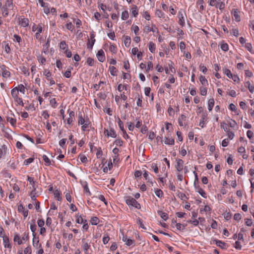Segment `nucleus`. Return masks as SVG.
Returning a JSON list of instances; mask_svg holds the SVG:
<instances>
[{"label":"nucleus","instance_id":"f257e3e1","mask_svg":"<svg viewBox=\"0 0 254 254\" xmlns=\"http://www.w3.org/2000/svg\"><path fill=\"white\" fill-rule=\"evenodd\" d=\"M13 5L12 0H6L5 4L2 7L1 10L3 16L6 17L8 15V8L13 9Z\"/></svg>","mask_w":254,"mask_h":254},{"label":"nucleus","instance_id":"f03ea898","mask_svg":"<svg viewBox=\"0 0 254 254\" xmlns=\"http://www.w3.org/2000/svg\"><path fill=\"white\" fill-rule=\"evenodd\" d=\"M126 203L128 205H131L136 208H140V204L133 198L128 197L126 200Z\"/></svg>","mask_w":254,"mask_h":254},{"label":"nucleus","instance_id":"7ed1b4c3","mask_svg":"<svg viewBox=\"0 0 254 254\" xmlns=\"http://www.w3.org/2000/svg\"><path fill=\"white\" fill-rule=\"evenodd\" d=\"M0 67V73L2 77H8L10 76V72L7 69L5 65H1Z\"/></svg>","mask_w":254,"mask_h":254},{"label":"nucleus","instance_id":"20e7f679","mask_svg":"<svg viewBox=\"0 0 254 254\" xmlns=\"http://www.w3.org/2000/svg\"><path fill=\"white\" fill-rule=\"evenodd\" d=\"M19 23L21 27H26L29 25V19L21 16L19 18Z\"/></svg>","mask_w":254,"mask_h":254},{"label":"nucleus","instance_id":"39448f33","mask_svg":"<svg viewBox=\"0 0 254 254\" xmlns=\"http://www.w3.org/2000/svg\"><path fill=\"white\" fill-rule=\"evenodd\" d=\"M177 164L175 165V168L178 171L180 172L183 170L184 167V161L181 159H176Z\"/></svg>","mask_w":254,"mask_h":254},{"label":"nucleus","instance_id":"423d86ee","mask_svg":"<svg viewBox=\"0 0 254 254\" xmlns=\"http://www.w3.org/2000/svg\"><path fill=\"white\" fill-rule=\"evenodd\" d=\"M122 237L120 236V239H122V241L126 243V244L128 246H130V245H131L133 242H134V241L130 239H128L127 238V236H125L124 235V234H122Z\"/></svg>","mask_w":254,"mask_h":254},{"label":"nucleus","instance_id":"0eeeda50","mask_svg":"<svg viewBox=\"0 0 254 254\" xmlns=\"http://www.w3.org/2000/svg\"><path fill=\"white\" fill-rule=\"evenodd\" d=\"M97 57L99 61L100 62H103L105 60L104 52L101 49L98 51L97 54Z\"/></svg>","mask_w":254,"mask_h":254},{"label":"nucleus","instance_id":"6e6552de","mask_svg":"<svg viewBox=\"0 0 254 254\" xmlns=\"http://www.w3.org/2000/svg\"><path fill=\"white\" fill-rule=\"evenodd\" d=\"M178 17H179V23L182 26H183L185 25V19L184 17V15L181 11H179L178 13Z\"/></svg>","mask_w":254,"mask_h":254},{"label":"nucleus","instance_id":"1a4fd4ad","mask_svg":"<svg viewBox=\"0 0 254 254\" xmlns=\"http://www.w3.org/2000/svg\"><path fill=\"white\" fill-rule=\"evenodd\" d=\"M30 229L33 233V239L35 238L36 234L35 231L36 230V225L35 224V220H32V223L30 224ZM34 242V240H33Z\"/></svg>","mask_w":254,"mask_h":254},{"label":"nucleus","instance_id":"9d476101","mask_svg":"<svg viewBox=\"0 0 254 254\" xmlns=\"http://www.w3.org/2000/svg\"><path fill=\"white\" fill-rule=\"evenodd\" d=\"M27 181L29 182L30 184L32 186L33 190L32 192H31V193H32L33 192L35 191L36 190V188L35 186L36 182L34 181L32 177H30L29 176L27 177Z\"/></svg>","mask_w":254,"mask_h":254},{"label":"nucleus","instance_id":"9b49d317","mask_svg":"<svg viewBox=\"0 0 254 254\" xmlns=\"http://www.w3.org/2000/svg\"><path fill=\"white\" fill-rule=\"evenodd\" d=\"M195 189L197 190V191L204 198H206L207 195L205 192L199 186H194Z\"/></svg>","mask_w":254,"mask_h":254},{"label":"nucleus","instance_id":"f8f14e48","mask_svg":"<svg viewBox=\"0 0 254 254\" xmlns=\"http://www.w3.org/2000/svg\"><path fill=\"white\" fill-rule=\"evenodd\" d=\"M239 11L237 9H234L232 10V13L233 14V16H234L235 20L238 22L240 21L241 20L240 16L239 14Z\"/></svg>","mask_w":254,"mask_h":254},{"label":"nucleus","instance_id":"ddd939ff","mask_svg":"<svg viewBox=\"0 0 254 254\" xmlns=\"http://www.w3.org/2000/svg\"><path fill=\"white\" fill-rule=\"evenodd\" d=\"M78 125H83V124H84L85 123H86V120H85L83 118L81 112H79L78 113Z\"/></svg>","mask_w":254,"mask_h":254},{"label":"nucleus","instance_id":"4468645a","mask_svg":"<svg viewBox=\"0 0 254 254\" xmlns=\"http://www.w3.org/2000/svg\"><path fill=\"white\" fill-rule=\"evenodd\" d=\"M2 239L4 247L5 248H11V246L9 243V238L7 236H5L2 238Z\"/></svg>","mask_w":254,"mask_h":254},{"label":"nucleus","instance_id":"2eb2a0df","mask_svg":"<svg viewBox=\"0 0 254 254\" xmlns=\"http://www.w3.org/2000/svg\"><path fill=\"white\" fill-rule=\"evenodd\" d=\"M207 114L206 113H203L201 116V118L200 121L199 126H201V127H203L204 122L206 121Z\"/></svg>","mask_w":254,"mask_h":254},{"label":"nucleus","instance_id":"dca6fc26","mask_svg":"<svg viewBox=\"0 0 254 254\" xmlns=\"http://www.w3.org/2000/svg\"><path fill=\"white\" fill-rule=\"evenodd\" d=\"M11 93L12 96L13 97V98H14V99L18 97V95L19 94V92H18V88L17 87H16L14 88L13 89H12L11 91Z\"/></svg>","mask_w":254,"mask_h":254},{"label":"nucleus","instance_id":"f3484780","mask_svg":"<svg viewBox=\"0 0 254 254\" xmlns=\"http://www.w3.org/2000/svg\"><path fill=\"white\" fill-rule=\"evenodd\" d=\"M208 109L209 111H212V109L214 105V100L213 98L210 99L208 102Z\"/></svg>","mask_w":254,"mask_h":254},{"label":"nucleus","instance_id":"a211bd4d","mask_svg":"<svg viewBox=\"0 0 254 254\" xmlns=\"http://www.w3.org/2000/svg\"><path fill=\"white\" fill-rule=\"evenodd\" d=\"M164 142L166 144L173 145L174 144V139L169 137H165Z\"/></svg>","mask_w":254,"mask_h":254},{"label":"nucleus","instance_id":"6ab92c4d","mask_svg":"<svg viewBox=\"0 0 254 254\" xmlns=\"http://www.w3.org/2000/svg\"><path fill=\"white\" fill-rule=\"evenodd\" d=\"M130 37L128 36H125L124 44L125 46L127 47H128L130 44Z\"/></svg>","mask_w":254,"mask_h":254},{"label":"nucleus","instance_id":"aec40b11","mask_svg":"<svg viewBox=\"0 0 254 254\" xmlns=\"http://www.w3.org/2000/svg\"><path fill=\"white\" fill-rule=\"evenodd\" d=\"M158 214L159 215L160 217L165 221H166L168 218V214L162 211H158Z\"/></svg>","mask_w":254,"mask_h":254},{"label":"nucleus","instance_id":"412c9836","mask_svg":"<svg viewBox=\"0 0 254 254\" xmlns=\"http://www.w3.org/2000/svg\"><path fill=\"white\" fill-rule=\"evenodd\" d=\"M148 48H149V51L151 53H154L155 52V47L154 44L152 42L150 41L149 43V44H148Z\"/></svg>","mask_w":254,"mask_h":254},{"label":"nucleus","instance_id":"4be33fe9","mask_svg":"<svg viewBox=\"0 0 254 254\" xmlns=\"http://www.w3.org/2000/svg\"><path fill=\"white\" fill-rule=\"evenodd\" d=\"M107 136L114 138L116 137V133L113 128H111L110 129L109 134H107Z\"/></svg>","mask_w":254,"mask_h":254},{"label":"nucleus","instance_id":"5701e85b","mask_svg":"<svg viewBox=\"0 0 254 254\" xmlns=\"http://www.w3.org/2000/svg\"><path fill=\"white\" fill-rule=\"evenodd\" d=\"M99 222V219L97 217H93L91 218L90 223L92 225H96Z\"/></svg>","mask_w":254,"mask_h":254},{"label":"nucleus","instance_id":"b1692460","mask_svg":"<svg viewBox=\"0 0 254 254\" xmlns=\"http://www.w3.org/2000/svg\"><path fill=\"white\" fill-rule=\"evenodd\" d=\"M199 80L201 82V83L203 85H205L206 84H208V81L207 80V79L205 78V76H203V75H200V77H199Z\"/></svg>","mask_w":254,"mask_h":254},{"label":"nucleus","instance_id":"393cba45","mask_svg":"<svg viewBox=\"0 0 254 254\" xmlns=\"http://www.w3.org/2000/svg\"><path fill=\"white\" fill-rule=\"evenodd\" d=\"M131 14L134 16L136 17L138 15V10L136 5H133L131 9Z\"/></svg>","mask_w":254,"mask_h":254},{"label":"nucleus","instance_id":"a878e982","mask_svg":"<svg viewBox=\"0 0 254 254\" xmlns=\"http://www.w3.org/2000/svg\"><path fill=\"white\" fill-rule=\"evenodd\" d=\"M54 194L55 195V197L57 198V200L58 201H60L62 200V197L60 196V192L59 190H55L54 191Z\"/></svg>","mask_w":254,"mask_h":254},{"label":"nucleus","instance_id":"bb28decb","mask_svg":"<svg viewBox=\"0 0 254 254\" xmlns=\"http://www.w3.org/2000/svg\"><path fill=\"white\" fill-rule=\"evenodd\" d=\"M118 125L120 129L123 131V133L126 134V131L124 129V124L121 121V120L119 118Z\"/></svg>","mask_w":254,"mask_h":254},{"label":"nucleus","instance_id":"cd10ccee","mask_svg":"<svg viewBox=\"0 0 254 254\" xmlns=\"http://www.w3.org/2000/svg\"><path fill=\"white\" fill-rule=\"evenodd\" d=\"M13 240L15 242H17L18 245H21L22 243V240H20V237L18 234L14 235Z\"/></svg>","mask_w":254,"mask_h":254},{"label":"nucleus","instance_id":"c85d7f7f","mask_svg":"<svg viewBox=\"0 0 254 254\" xmlns=\"http://www.w3.org/2000/svg\"><path fill=\"white\" fill-rule=\"evenodd\" d=\"M247 86L250 92L253 93L254 90V86L253 85H251L249 81H247L246 82V86Z\"/></svg>","mask_w":254,"mask_h":254},{"label":"nucleus","instance_id":"c756f323","mask_svg":"<svg viewBox=\"0 0 254 254\" xmlns=\"http://www.w3.org/2000/svg\"><path fill=\"white\" fill-rule=\"evenodd\" d=\"M209 4L210 6H215L216 8H218L219 2L217 0H210Z\"/></svg>","mask_w":254,"mask_h":254},{"label":"nucleus","instance_id":"7c9ffc66","mask_svg":"<svg viewBox=\"0 0 254 254\" xmlns=\"http://www.w3.org/2000/svg\"><path fill=\"white\" fill-rule=\"evenodd\" d=\"M220 127L221 128L223 129L224 131L226 132L228 131V130H229L228 128L229 126H227V125L224 122H222L221 123Z\"/></svg>","mask_w":254,"mask_h":254},{"label":"nucleus","instance_id":"2f4dec72","mask_svg":"<svg viewBox=\"0 0 254 254\" xmlns=\"http://www.w3.org/2000/svg\"><path fill=\"white\" fill-rule=\"evenodd\" d=\"M7 121L13 126H14L16 123V119L9 117L7 118Z\"/></svg>","mask_w":254,"mask_h":254},{"label":"nucleus","instance_id":"473e14b6","mask_svg":"<svg viewBox=\"0 0 254 254\" xmlns=\"http://www.w3.org/2000/svg\"><path fill=\"white\" fill-rule=\"evenodd\" d=\"M223 72L229 78L232 77V73H231V71L229 69H228L227 68H224V69H223Z\"/></svg>","mask_w":254,"mask_h":254},{"label":"nucleus","instance_id":"72a5a7b5","mask_svg":"<svg viewBox=\"0 0 254 254\" xmlns=\"http://www.w3.org/2000/svg\"><path fill=\"white\" fill-rule=\"evenodd\" d=\"M109 70L111 75L115 76L116 75V68L115 66H112L109 67Z\"/></svg>","mask_w":254,"mask_h":254},{"label":"nucleus","instance_id":"f704fd0d","mask_svg":"<svg viewBox=\"0 0 254 254\" xmlns=\"http://www.w3.org/2000/svg\"><path fill=\"white\" fill-rule=\"evenodd\" d=\"M128 18V13L127 11H124L122 13V19L123 20H126Z\"/></svg>","mask_w":254,"mask_h":254},{"label":"nucleus","instance_id":"c9c22d12","mask_svg":"<svg viewBox=\"0 0 254 254\" xmlns=\"http://www.w3.org/2000/svg\"><path fill=\"white\" fill-rule=\"evenodd\" d=\"M109 50L113 54H116L117 52V48L114 45L112 44L109 47Z\"/></svg>","mask_w":254,"mask_h":254},{"label":"nucleus","instance_id":"e433bc0d","mask_svg":"<svg viewBox=\"0 0 254 254\" xmlns=\"http://www.w3.org/2000/svg\"><path fill=\"white\" fill-rule=\"evenodd\" d=\"M78 157L82 163H86L87 161V157L84 155L80 154Z\"/></svg>","mask_w":254,"mask_h":254},{"label":"nucleus","instance_id":"4c0bfd02","mask_svg":"<svg viewBox=\"0 0 254 254\" xmlns=\"http://www.w3.org/2000/svg\"><path fill=\"white\" fill-rule=\"evenodd\" d=\"M90 124V122L89 121L88 119H86V123H85L84 124H83L82 126L81 127V128H82V129L83 130V131H85L86 130V129L88 127V126Z\"/></svg>","mask_w":254,"mask_h":254},{"label":"nucleus","instance_id":"58836bf2","mask_svg":"<svg viewBox=\"0 0 254 254\" xmlns=\"http://www.w3.org/2000/svg\"><path fill=\"white\" fill-rule=\"evenodd\" d=\"M155 193L156 195L157 196H158V197H162V196L163 195V191L160 189H157L155 191Z\"/></svg>","mask_w":254,"mask_h":254},{"label":"nucleus","instance_id":"ea45409f","mask_svg":"<svg viewBox=\"0 0 254 254\" xmlns=\"http://www.w3.org/2000/svg\"><path fill=\"white\" fill-rule=\"evenodd\" d=\"M200 94L202 96H205L207 94V89L206 88L203 87H200Z\"/></svg>","mask_w":254,"mask_h":254},{"label":"nucleus","instance_id":"a19ab883","mask_svg":"<svg viewBox=\"0 0 254 254\" xmlns=\"http://www.w3.org/2000/svg\"><path fill=\"white\" fill-rule=\"evenodd\" d=\"M67 47V45L64 41H62L60 44L61 49L65 50Z\"/></svg>","mask_w":254,"mask_h":254},{"label":"nucleus","instance_id":"79ce46f5","mask_svg":"<svg viewBox=\"0 0 254 254\" xmlns=\"http://www.w3.org/2000/svg\"><path fill=\"white\" fill-rule=\"evenodd\" d=\"M216 244L217 245V246L223 249L224 248V246H225V243H224V242H222L220 241H219V240H217V241H216Z\"/></svg>","mask_w":254,"mask_h":254},{"label":"nucleus","instance_id":"37998d69","mask_svg":"<svg viewBox=\"0 0 254 254\" xmlns=\"http://www.w3.org/2000/svg\"><path fill=\"white\" fill-rule=\"evenodd\" d=\"M242 218V215L240 213H235L234 216V219L236 221H239Z\"/></svg>","mask_w":254,"mask_h":254},{"label":"nucleus","instance_id":"c03bdc74","mask_svg":"<svg viewBox=\"0 0 254 254\" xmlns=\"http://www.w3.org/2000/svg\"><path fill=\"white\" fill-rule=\"evenodd\" d=\"M84 220L80 216H77V219L76 220V222L78 224H81L84 223Z\"/></svg>","mask_w":254,"mask_h":254},{"label":"nucleus","instance_id":"a18cd8bd","mask_svg":"<svg viewBox=\"0 0 254 254\" xmlns=\"http://www.w3.org/2000/svg\"><path fill=\"white\" fill-rule=\"evenodd\" d=\"M43 159L47 163V165H50V163H51L50 160L46 155H44L43 156Z\"/></svg>","mask_w":254,"mask_h":254},{"label":"nucleus","instance_id":"49530a36","mask_svg":"<svg viewBox=\"0 0 254 254\" xmlns=\"http://www.w3.org/2000/svg\"><path fill=\"white\" fill-rule=\"evenodd\" d=\"M246 48L251 53H253L252 51V46L251 43H248L245 45Z\"/></svg>","mask_w":254,"mask_h":254},{"label":"nucleus","instance_id":"de8ad7c7","mask_svg":"<svg viewBox=\"0 0 254 254\" xmlns=\"http://www.w3.org/2000/svg\"><path fill=\"white\" fill-rule=\"evenodd\" d=\"M5 153V148L4 145L1 146L0 148V158L2 157L4 154Z\"/></svg>","mask_w":254,"mask_h":254},{"label":"nucleus","instance_id":"09e8293b","mask_svg":"<svg viewBox=\"0 0 254 254\" xmlns=\"http://www.w3.org/2000/svg\"><path fill=\"white\" fill-rule=\"evenodd\" d=\"M221 48L224 51H227L228 50V46L226 43H223L221 44Z\"/></svg>","mask_w":254,"mask_h":254},{"label":"nucleus","instance_id":"8fccbe9b","mask_svg":"<svg viewBox=\"0 0 254 254\" xmlns=\"http://www.w3.org/2000/svg\"><path fill=\"white\" fill-rule=\"evenodd\" d=\"M199 68H200V70H201L202 72L204 73H205L207 71V69L206 67L205 66L202 64H200Z\"/></svg>","mask_w":254,"mask_h":254},{"label":"nucleus","instance_id":"3c124183","mask_svg":"<svg viewBox=\"0 0 254 254\" xmlns=\"http://www.w3.org/2000/svg\"><path fill=\"white\" fill-rule=\"evenodd\" d=\"M175 225H176L177 229L179 230H180L181 229H184L185 228V226L181 223H176V224Z\"/></svg>","mask_w":254,"mask_h":254},{"label":"nucleus","instance_id":"603ef678","mask_svg":"<svg viewBox=\"0 0 254 254\" xmlns=\"http://www.w3.org/2000/svg\"><path fill=\"white\" fill-rule=\"evenodd\" d=\"M237 126V123L234 120H231V122L229 123V126L232 128H235Z\"/></svg>","mask_w":254,"mask_h":254},{"label":"nucleus","instance_id":"864d4df0","mask_svg":"<svg viewBox=\"0 0 254 254\" xmlns=\"http://www.w3.org/2000/svg\"><path fill=\"white\" fill-rule=\"evenodd\" d=\"M226 132L227 133V135H228V138L230 139H232L233 138L234 136V132H232V131H230L229 130H228V131H227Z\"/></svg>","mask_w":254,"mask_h":254},{"label":"nucleus","instance_id":"5fc2aeb1","mask_svg":"<svg viewBox=\"0 0 254 254\" xmlns=\"http://www.w3.org/2000/svg\"><path fill=\"white\" fill-rule=\"evenodd\" d=\"M131 28L132 30H133L134 34L135 35H137L138 31L139 30V27L136 25H135V26L132 25L131 27Z\"/></svg>","mask_w":254,"mask_h":254},{"label":"nucleus","instance_id":"6e6d98bb","mask_svg":"<svg viewBox=\"0 0 254 254\" xmlns=\"http://www.w3.org/2000/svg\"><path fill=\"white\" fill-rule=\"evenodd\" d=\"M155 14L158 16L159 17H163L164 16V13L161 11L160 10H157Z\"/></svg>","mask_w":254,"mask_h":254},{"label":"nucleus","instance_id":"4d7b16f0","mask_svg":"<svg viewBox=\"0 0 254 254\" xmlns=\"http://www.w3.org/2000/svg\"><path fill=\"white\" fill-rule=\"evenodd\" d=\"M34 159L32 158H29L27 159H26L24 162V164L25 165H28V164H30L33 161Z\"/></svg>","mask_w":254,"mask_h":254},{"label":"nucleus","instance_id":"13d9d810","mask_svg":"<svg viewBox=\"0 0 254 254\" xmlns=\"http://www.w3.org/2000/svg\"><path fill=\"white\" fill-rule=\"evenodd\" d=\"M66 27L68 30L72 31L73 29V25L71 22H69L66 24Z\"/></svg>","mask_w":254,"mask_h":254},{"label":"nucleus","instance_id":"bf43d9fd","mask_svg":"<svg viewBox=\"0 0 254 254\" xmlns=\"http://www.w3.org/2000/svg\"><path fill=\"white\" fill-rule=\"evenodd\" d=\"M151 168L155 173H157L158 172V168L156 164H152Z\"/></svg>","mask_w":254,"mask_h":254},{"label":"nucleus","instance_id":"052dcab7","mask_svg":"<svg viewBox=\"0 0 254 254\" xmlns=\"http://www.w3.org/2000/svg\"><path fill=\"white\" fill-rule=\"evenodd\" d=\"M66 138H63L62 139H61L60 141H59V144L62 147V148H64V146L65 145V143H66Z\"/></svg>","mask_w":254,"mask_h":254},{"label":"nucleus","instance_id":"680f3d73","mask_svg":"<svg viewBox=\"0 0 254 254\" xmlns=\"http://www.w3.org/2000/svg\"><path fill=\"white\" fill-rule=\"evenodd\" d=\"M15 101L18 103V104L21 105L22 106H23V101L22 98H19V97L14 99Z\"/></svg>","mask_w":254,"mask_h":254},{"label":"nucleus","instance_id":"e2e57ef3","mask_svg":"<svg viewBox=\"0 0 254 254\" xmlns=\"http://www.w3.org/2000/svg\"><path fill=\"white\" fill-rule=\"evenodd\" d=\"M45 222L43 219H39L38 220L37 224L39 227L42 228L44 225Z\"/></svg>","mask_w":254,"mask_h":254},{"label":"nucleus","instance_id":"0e129e2a","mask_svg":"<svg viewBox=\"0 0 254 254\" xmlns=\"http://www.w3.org/2000/svg\"><path fill=\"white\" fill-rule=\"evenodd\" d=\"M117 146H122L123 144V141L121 139H116L114 143Z\"/></svg>","mask_w":254,"mask_h":254},{"label":"nucleus","instance_id":"69168bd1","mask_svg":"<svg viewBox=\"0 0 254 254\" xmlns=\"http://www.w3.org/2000/svg\"><path fill=\"white\" fill-rule=\"evenodd\" d=\"M94 60L91 58H88L87 60V64L90 66H92L93 64Z\"/></svg>","mask_w":254,"mask_h":254},{"label":"nucleus","instance_id":"338daca9","mask_svg":"<svg viewBox=\"0 0 254 254\" xmlns=\"http://www.w3.org/2000/svg\"><path fill=\"white\" fill-rule=\"evenodd\" d=\"M24 254H30L31 253V250L30 247H27V248H25L24 250Z\"/></svg>","mask_w":254,"mask_h":254},{"label":"nucleus","instance_id":"774afa93","mask_svg":"<svg viewBox=\"0 0 254 254\" xmlns=\"http://www.w3.org/2000/svg\"><path fill=\"white\" fill-rule=\"evenodd\" d=\"M124 67L126 70H128L129 68V64L128 61L124 62Z\"/></svg>","mask_w":254,"mask_h":254}]
</instances>
